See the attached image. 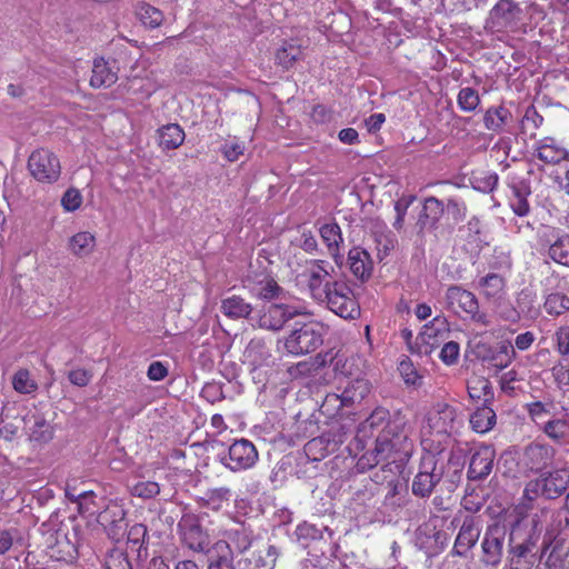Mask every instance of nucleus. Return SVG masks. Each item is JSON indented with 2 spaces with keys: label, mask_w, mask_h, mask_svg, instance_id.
<instances>
[{
  "label": "nucleus",
  "mask_w": 569,
  "mask_h": 569,
  "mask_svg": "<svg viewBox=\"0 0 569 569\" xmlns=\"http://www.w3.org/2000/svg\"><path fill=\"white\" fill-rule=\"evenodd\" d=\"M412 435V428L405 417L395 416L376 435L373 449L361 456L358 466L361 469H371L381 462L403 463L408 461L415 448Z\"/></svg>",
  "instance_id": "1"
},
{
  "label": "nucleus",
  "mask_w": 569,
  "mask_h": 569,
  "mask_svg": "<svg viewBox=\"0 0 569 569\" xmlns=\"http://www.w3.org/2000/svg\"><path fill=\"white\" fill-rule=\"evenodd\" d=\"M445 302L448 310L463 319H470L481 326H489L490 323L487 313L480 311L476 295L461 286L452 284L448 287L445 292Z\"/></svg>",
  "instance_id": "2"
},
{
  "label": "nucleus",
  "mask_w": 569,
  "mask_h": 569,
  "mask_svg": "<svg viewBox=\"0 0 569 569\" xmlns=\"http://www.w3.org/2000/svg\"><path fill=\"white\" fill-rule=\"evenodd\" d=\"M322 326L315 321L296 322L283 339L284 349L295 356L310 353L322 345Z\"/></svg>",
  "instance_id": "3"
},
{
  "label": "nucleus",
  "mask_w": 569,
  "mask_h": 569,
  "mask_svg": "<svg viewBox=\"0 0 569 569\" xmlns=\"http://www.w3.org/2000/svg\"><path fill=\"white\" fill-rule=\"evenodd\" d=\"M302 315V310L289 305L286 300L263 303L256 310L252 321L263 330L280 331L284 325L296 316Z\"/></svg>",
  "instance_id": "4"
},
{
  "label": "nucleus",
  "mask_w": 569,
  "mask_h": 569,
  "mask_svg": "<svg viewBox=\"0 0 569 569\" xmlns=\"http://www.w3.org/2000/svg\"><path fill=\"white\" fill-rule=\"evenodd\" d=\"M322 301L332 312L343 319H356L360 316L359 303L352 290L343 282L327 281Z\"/></svg>",
  "instance_id": "5"
},
{
  "label": "nucleus",
  "mask_w": 569,
  "mask_h": 569,
  "mask_svg": "<svg viewBox=\"0 0 569 569\" xmlns=\"http://www.w3.org/2000/svg\"><path fill=\"white\" fill-rule=\"evenodd\" d=\"M569 485V470L557 469L547 476L529 481L523 490V498L533 500L541 495L547 499H556L560 497Z\"/></svg>",
  "instance_id": "6"
},
{
  "label": "nucleus",
  "mask_w": 569,
  "mask_h": 569,
  "mask_svg": "<svg viewBox=\"0 0 569 569\" xmlns=\"http://www.w3.org/2000/svg\"><path fill=\"white\" fill-rule=\"evenodd\" d=\"M28 168L33 178L39 182L53 183L61 173L58 157L47 149L33 151L29 157Z\"/></svg>",
  "instance_id": "7"
},
{
  "label": "nucleus",
  "mask_w": 569,
  "mask_h": 569,
  "mask_svg": "<svg viewBox=\"0 0 569 569\" xmlns=\"http://www.w3.org/2000/svg\"><path fill=\"white\" fill-rule=\"evenodd\" d=\"M507 531V526L500 521H496L487 528L481 542L482 561L486 566L496 567L500 563Z\"/></svg>",
  "instance_id": "8"
},
{
  "label": "nucleus",
  "mask_w": 569,
  "mask_h": 569,
  "mask_svg": "<svg viewBox=\"0 0 569 569\" xmlns=\"http://www.w3.org/2000/svg\"><path fill=\"white\" fill-rule=\"evenodd\" d=\"M258 457V450L251 441L239 439L229 447L228 456L221 458V462L231 471H240L253 467Z\"/></svg>",
  "instance_id": "9"
},
{
  "label": "nucleus",
  "mask_w": 569,
  "mask_h": 569,
  "mask_svg": "<svg viewBox=\"0 0 569 569\" xmlns=\"http://www.w3.org/2000/svg\"><path fill=\"white\" fill-rule=\"evenodd\" d=\"M428 425L437 435H451L462 425L457 410L447 403H437L429 413Z\"/></svg>",
  "instance_id": "10"
},
{
  "label": "nucleus",
  "mask_w": 569,
  "mask_h": 569,
  "mask_svg": "<svg viewBox=\"0 0 569 569\" xmlns=\"http://www.w3.org/2000/svg\"><path fill=\"white\" fill-rule=\"evenodd\" d=\"M569 556V546L563 539L546 533L541 542L540 561L549 569H565Z\"/></svg>",
  "instance_id": "11"
},
{
  "label": "nucleus",
  "mask_w": 569,
  "mask_h": 569,
  "mask_svg": "<svg viewBox=\"0 0 569 569\" xmlns=\"http://www.w3.org/2000/svg\"><path fill=\"white\" fill-rule=\"evenodd\" d=\"M522 18V9L513 0H499L490 10L488 23L496 30L516 27Z\"/></svg>",
  "instance_id": "12"
},
{
  "label": "nucleus",
  "mask_w": 569,
  "mask_h": 569,
  "mask_svg": "<svg viewBox=\"0 0 569 569\" xmlns=\"http://www.w3.org/2000/svg\"><path fill=\"white\" fill-rule=\"evenodd\" d=\"M436 459L428 456L422 459L420 470L412 481V493L420 498L429 497L436 485L441 480L442 473L436 471Z\"/></svg>",
  "instance_id": "13"
},
{
  "label": "nucleus",
  "mask_w": 569,
  "mask_h": 569,
  "mask_svg": "<svg viewBox=\"0 0 569 569\" xmlns=\"http://www.w3.org/2000/svg\"><path fill=\"white\" fill-rule=\"evenodd\" d=\"M98 522L112 540H119L126 529V511L119 505H110L98 516Z\"/></svg>",
  "instance_id": "14"
},
{
  "label": "nucleus",
  "mask_w": 569,
  "mask_h": 569,
  "mask_svg": "<svg viewBox=\"0 0 569 569\" xmlns=\"http://www.w3.org/2000/svg\"><path fill=\"white\" fill-rule=\"evenodd\" d=\"M23 422L30 440L36 442H48L52 439L53 428L39 411H29L23 417Z\"/></svg>",
  "instance_id": "15"
},
{
  "label": "nucleus",
  "mask_w": 569,
  "mask_h": 569,
  "mask_svg": "<svg viewBox=\"0 0 569 569\" xmlns=\"http://www.w3.org/2000/svg\"><path fill=\"white\" fill-rule=\"evenodd\" d=\"M180 528L181 539L186 547L194 552L209 553L211 548L209 536L198 523L183 522L180 525Z\"/></svg>",
  "instance_id": "16"
},
{
  "label": "nucleus",
  "mask_w": 569,
  "mask_h": 569,
  "mask_svg": "<svg viewBox=\"0 0 569 569\" xmlns=\"http://www.w3.org/2000/svg\"><path fill=\"white\" fill-rule=\"evenodd\" d=\"M118 72L119 68L114 60L107 61L103 58H98L93 61L90 84L93 88L111 87L118 80Z\"/></svg>",
  "instance_id": "17"
},
{
  "label": "nucleus",
  "mask_w": 569,
  "mask_h": 569,
  "mask_svg": "<svg viewBox=\"0 0 569 569\" xmlns=\"http://www.w3.org/2000/svg\"><path fill=\"white\" fill-rule=\"evenodd\" d=\"M535 154L547 164H558L569 158V151L551 137H546L537 142Z\"/></svg>",
  "instance_id": "18"
},
{
  "label": "nucleus",
  "mask_w": 569,
  "mask_h": 569,
  "mask_svg": "<svg viewBox=\"0 0 569 569\" xmlns=\"http://www.w3.org/2000/svg\"><path fill=\"white\" fill-rule=\"evenodd\" d=\"M495 450L490 446H482L472 455L468 469V477L472 480L487 477L492 469Z\"/></svg>",
  "instance_id": "19"
},
{
  "label": "nucleus",
  "mask_w": 569,
  "mask_h": 569,
  "mask_svg": "<svg viewBox=\"0 0 569 569\" xmlns=\"http://www.w3.org/2000/svg\"><path fill=\"white\" fill-rule=\"evenodd\" d=\"M480 532V521L471 516H467L455 541L457 553L462 556L466 551L470 550L477 543Z\"/></svg>",
  "instance_id": "20"
},
{
  "label": "nucleus",
  "mask_w": 569,
  "mask_h": 569,
  "mask_svg": "<svg viewBox=\"0 0 569 569\" xmlns=\"http://www.w3.org/2000/svg\"><path fill=\"white\" fill-rule=\"evenodd\" d=\"M251 293L259 300L273 302L278 300H287L288 292L278 284V282L269 276L254 281L250 288Z\"/></svg>",
  "instance_id": "21"
},
{
  "label": "nucleus",
  "mask_w": 569,
  "mask_h": 569,
  "mask_svg": "<svg viewBox=\"0 0 569 569\" xmlns=\"http://www.w3.org/2000/svg\"><path fill=\"white\" fill-rule=\"evenodd\" d=\"M220 310L227 318L231 320H252V305L238 295H232L222 299Z\"/></svg>",
  "instance_id": "22"
},
{
  "label": "nucleus",
  "mask_w": 569,
  "mask_h": 569,
  "mask_svg": "<svg viewBox=\"0 0 569 569\" xmlns=\"http://www.w3.org/2000/svg\"><path fill=\"white\" fill-rule=\"evenodd\" d=\"M322 260L313 261L307 269L308 288L311 296L322 301L326 295V282L329 277V272L325 269Z\"/></svg>",
  "instance_id": "23"
},
{
  "label": "nucleus",
  "mask_w": 569,
  "mask_h": 569,
  "mask_svg": "<svg viewBox=\"0 0 569 569\" xmlns=\"http://www.w3.org/2000/svg\"><path fill=\"white\" fill-rule=\"evenodd\" d=\"M208 555V569H234L232 549L228 541H216Z\"/></svg>",
  "instance_id": "24"
},
{
  "label": "nucleus",
  "mask_w": 569,
  "mask_h": 569,
  "mask_svg": "<svg viewBox=\"0 0 569 569\" xmlns=\"http://www.w3.org/2000/svg\"><path fill=\"white\" fill-rule=\"evenodd\" d=\"M350 270L360 280L370 278L373 269L370 254L361 248H352L348 253Z\"/></svg>",
  "instance_id": "25"
},
{
  "label": "nucleus",
  "mask_w": 569,
  "mask_h": 569,
  "mask_svg": "<svg viewBox=\"0 0 569 569\" xmlns=\"http://www.w3.org/2000/svg\"><path fill=\"white\" fill-rule=\"evenodd\" d=\"M547 459V449L538 443H531L526 447L520 457L519 465L525 471H538L546 466Z\"/></svg>",
  "instance_id": "26"
},
{
  "label": "nucleus",
  "mask_w": 569,
  "mask_h": 569,
  "mask_svg": "<svg viewBox=\"0 0 569 569\" xmlns=\"http://www.w3.org/2000/svg\"><path fill=\"white\" fill-rule=\"evenodd\" d=\"M320 237L328 248L329 254L337 263L341 262L340 244L343 242L340 227L337 223H326L319 229Z\"/></svg>",
  "instance_id": "27"
},
{
  "label": "nucleus",
  "mask_w": 569,
  "mask_h": 569,
  "mask_svg": "<svg viewBox=\"0 0 569 569\" xmlns=\"http://www.w3.org/2000/svg\"><path fill=\"white\" fill-rule=\"evenodd\" d=\"M68 249L78 258L89 257L96 249V238L88 231H80L69 239Z\"/></svg>",
  "instance_id": "28"
},
{
  "label": "nucleus",
  "mask_w": 569,
  "mask_h": 569,
  "mask_svg": "<svg viewBox=\"0 0 569 569\" xmlns=\"http://www.w3.org/2000/svg\"><path fill=\"white\" fill-rule=\"evenodd\" d=\"M496 412L488 406L477 408L470 416V426L477 433H487L496 425Z\"/></svg>",
  "instance_id": "29"
},
{
  "label": "nucleus",
  "mask_w": 569,
  "mask_h": 569,
  "mask_svg": "<svg viewBox=\"0 0 569 569\" xmlns=\"http://www.w3.org/2000/svg\"><path fill=\"white\" fill-rule=\"evenodd\" d=\"M511 112L502 107L489 108L483 117L486 129L495 132H501L505 127L511 121Z\"/></svg>",
  "instance_id": "30"
},
{
  "label": "nucleus",
  "mask_w": 569,
  "mask_h": 569,
  "mask_svg": "<svg viewBox=\"0 0 569 569\" xmlns=\"http://www.w3.org/2000/svg\"><path fill=\"white\" fill-rule=\"evenodd\" d=\"M158 138L162 149H177L184 140V132L180 126L170 123L158 130Z\"/></svg>",
  "instance_id": "31"
},
{
  "label": "nucleus",
  "mask_w": 569,
  "mask_h": 569,
  "mask_svg": "<svg viewBox=\"0 0 569 569\" xmlns=\"http://www.w3.org/2000/svg\"><path fill=\"white\" fill-rule=\"evenodd\" d=\"M370 391L369 382L363 378H357L348 381L341 393V402L351 405L360 402Z\"/></svg>",
  "instance_id": "32"
},
{
  "label": "nucleus",
  "mask_w": 569,
  "mask_h": 569,
  "mask_svg": "<svg viewBox=\"0 0 569 569\" xmlns=\"http://www.w3.org/2000/svg\"><path fill=\"white\" fill-rule=\"evenodd\" d=\"M390 413L385 408H376L371 415L361 423L360 431L370 437H375L383 427L391 421Z\"/></svg>",
  "instance_id": "33"
},
{
  "label": "nucleus",
  "mask_w": 569,
  "mask_h": 569,
  "mask_svg": "<svg viewBox=\"0 0 569 569\" xmlns=\"http://www.w3.org/2000/svg\"><path fill=\"white\" fill-rule=\"evenodd\" d=\"M278 556L277 547L267 545L253 552L252 557L246 559V561L252 565V569H273Z\"/></svg>",
  "instance_id": "34"
},
{
  "label": "nucleus",
  "mask_w": 569,
  "mask_h": 569,
  "mask_svg": "<svg viewBox=\"0 0 569 569\" xmlns=\"http://www.w3.org/2000/svg\"><path fill=\"white\" fill-rule=\"evenodd\" d=\"M469 397L483 403L489 402L493 398L492 386L490 381L483 377H475L467 385Z\"/></svg>",
  "instance_id": "35"
},
{
  "label": "nucleus",
  "mask_w": 569,
  "mask_h": 569,
  "mask_svg": "<svg viewBox=\"0 0 569 569\" xmlns=\"http://www.w3.org/2000/svg\"><path fill=\"white\" fill-rule=\"evenodd\" d=\"M136 16L144 27L151 29L160 27L164 20L162 11L148 3L138 4L136 9Z\"/></svg>",
  "instance_id": "36"
},
{
  "label": "nucleus",
  "mask_w": 569,
  "mask_h": 569,
  "mask_svg": "<svg viewBox=\"0 0 569 569\" xmlns=\"http://www.w3.org/2000/svg\"><path fill=\"white\" fill-rule=\"evenodd\" d=\"M301 54L300 46L284 41L276 52V62L284 69H290L301 58Z\"/></svg>",
  "instance_id": "37"
},
{
  "label": "nucleus",
  "mask_w": 569,
  "mask_h": 569,
  "mask_svg": "<svg viewBox=\"0 0 569 569\" xmlns=\"http://www.w3.org/2000/svg\"><path fill=\"white\" fill-rule=\"evenodd\" d=\"M548 256L555 262L569 267V234H562L551 242Z\"/></svg>",
  "instance_id": "38"
},
{
  "label": "nucleus",
  "mask_w": 569,
  "mask_h": 569,
  "mask_svg": "<svg viewBox=\"0 0 569 569\" xmlns=\"http://www.w3.org/2000/svg\"><path fill=\"white\" fill-rule=\"evenodd\" d=\"M229 542L231 549L239 552H244L251 546V538L242 527L231 528L224 531V538Z\"/></svg>",
  "instance_id": "39"
},
{
  "label": "nucleus",
  "mask_w": 569,
  "mask_h": 569,
  "mask_svg": "<svg viewBox=\"0 0 569 569\" xmlns=\"http://www.w3.org/2000/svg\"><path fill=\"white\" fill-rule=\"evenodd\" d=\"M479 287L487 299L499 298L505 289V279L498 273H489L480 279Z\"/></svg>",
  "instance_id": "40"
},
{
  "label": "nucleus",
  "mask_w": 569,
  "mask_h": 569,
  "mask_svg": "<svg viewBox=\"0 0 569 569\" xmlns=\"http://www.w3.org/2000/svg\"><path fill=\"white\" fill-rule=\"evenodd\" d=\"M148 536L147 527L142 523L133 525L128 531L127 543L132 549L136 550L138 557L147 556V548L144 547V540Z\"/></svg>",
  "instance_id": "41"
},
{
  "label": "nucleus",
  "mask_w": 569,
  "mask_h": 569,
  "mask_svg": "<svg viewBox=\"0 0 569 569\" xmlns=\"http://www.w3.org/2000/svg\"><path fill=\"white\" fill-rule=\"evenodd\" d=\"M543 308L550 316H560L569 310V297L560 292L550 293L546 298Z\"/></svg>",
  "instance_id": "42"
},
{
  "label": "nucleus",
  "mask_w": 569,
  "mask_h": 569,
  "mask_svg": "<svg viewBox=\"0 0 569 569\" xmlns=\"http://www.w3.org/2000/svg\"><path fill=\"white\" fill-rule=\"evenodd\" d=\"M457 102L462 111L472 112L480 104V97L476 89L466 87L460 89Z\"/></svg>",
  "instance_id": "43"
},
{
  "label": "nucleus",
  "mask_w": 569,
  "mask_h": 569,
  "mask_svg": "<svg viewBox=\"0 0 569 569\" xmlns=\"http://www.w3.org/2000/svg\"><path fill=\"white\" fill-rule=\"evenodd\" d=\"M106 569H132L126 551L119 548L111 549L104 561Z\"/></svg>",
  "instance_id": "44"
},
{
  "label": "nucleus",
  "mask_w": 569,
  "mask_h": 569,
  "mask_svg": "<svg viewBox=\"0 0 569 569\" xmlns=\"http://www.w3.org/2000/svg\"><path fill=\"white\" fill-rule=\"evenodd\" d=\"M447 320L445 317H436L429 323L422 327V330L418 337L422 342L429 343L431 339L437 338L440 331L445 330Z\"/></svg>",
  "instance_id": "45"
},
{
  "label": "nucleus",
  "mask_w": 569,
  "mask_h": 569,
  "mask_svg": "<svg viewBox=\"0 0 569 569\" xmlns=\"http://www.w3.org/2000/svg\"><path fill=\"white\" fill-rule=\"evenodd\" d=\"M322 362L318 360V358L305 360L298 362L296 366L289 368V375L292 378L308 377L313 375L320 367Z\"/></svg>",
  "instance_id": "46"
},
{
  "label": "nucleus",
  "mask_w": 569,
  "mask_h": 569,
  "mask_svg": "<svg viewBox=\"0 0 569 569\" xmlns=\"http://www.w3.org/2000/svg\"><path fill=\"white\" fill-rule=\"evenodd\" d=\"M13 388L20 393H31L36 391L37 383L30 378L28 370H19L12 379Z\"/></svg>",
  "instance_id": "47"
},
{
  "label": "nucleus",
  "mask_w": 569,
  "mask_h": 569,
  "mask_svg": "<svg viewBox=\"0 0 569 569\" xmlns=\"http://www.w3.org/2000/svg\"><path fill=\"white\" fill-rule=\"evenodd\" d=\"M513 199L511 200V208L513 212L520 217L527 216L529 212V203L527 194L529 191L519 187H512Z\"/></svg>",
  "instance_id": "48"
},
{
  "label": "nucleus",
  "mask_w": 569,
  "mask_h": 569,
  "mask_svg": "<svg viewBox=\"0 0 569 569\" xmlns=\"http://www.w3.org/2000/svg\"><path fill=\"white\" fill-rule=\"evenodd\" d=\"M515 356V347L509 342H502L497 355L492 357V361L497 368L503 369L512 361Z\"/></svg>",
  "instance_id": "49"
},
{
  "label": "nucleus",
  "mask_w": 569,
  "mask_h": 569,
  "mask_svg": "<svg viewBox=\"0 0 569 569\" xmlns=\"http://www.w3.org/2000/svg\"><path fill=\"white\" fill-rule=\"evenodd\" d=\"M445 212V206L442 201L438 200L435 197H429L426 199L423 204V214L427 219L431 220L433 223L437 222Z\"/></svg>",
  "instance_id": "50"
},
{
  "label": "nucleus",
  "mask_w": 569,
  "mask_h": 569,
  "mask_svg": "<svg viewBox=\"0 0 569 569\" xmlns=\"http://www.w3.org/2000/svg\"><path fill=\"white\" fill-rule=\"evenodd\" d=\"M160 492V487L154 481H139L131 488V493L136 497L150 499Z\"/></svg>",
  "instance_id": "51"
},
{
  "label": "nucleus",
  "mask_w": 569,
  "mask_h": 569,
  "mask_svg": "<svg viewBox=\"0 0 569 569\" xmlns=\"http://www.w3.org/2000/svg\"><path fill=\"white\" fill-rule=\"evenodd\" d=\"M230 498V489L226 487L214 488L206 492V501L213 509H220L222 503Z\"/></svg>",
  "instance_id": "52"
},
{
  "label": "nucleus",
  "mask_w": 569,
  "mask_h": 569,
  "mask_svg": "<svg viewBox=\"0 0 569 569\" xmlns=\"http://www.w3.org/2000/svg\"><path fill=\"white\" fill-rule=\"evenodd\" d=\"M82 203V196L79 190L74 188L68 189L61 199V204L66 211H74L80 208Z\"/></svg>",
  "instance_id": "53"
},
{
  "label": "nucleus",
  "mask_w": 569,
  "mask_h": 569,
  "mask_svg": "<svg viewBox=\"0 0 569 569\" xmlns=\"http://www.w3.org/2000/svg\"><path fill=\"white\" fill-rule=\"evenodd\" d=\"M557 351L561 356H569V326H561L555 333Z\"/></svg>",
  "instance_id": "54"
},
{
  "label": "nucleus",
  "mask_w": 569,
  "mask_h": 569,
  "mask_svg": "<svg viewBox=\"0 0 569 569\" xmlns=\"http://www.w3.org/2000/svg\"><path fill=\"white\" fill-rule=\"evenodd\" d=\"M459 351H460L459 345L455 341H449L443 345L439 357L446 365L450 366V365H453L457 362L458 357H459Z\"/></svg>",
  "instance_id": "55"
},
{
  "label": "nucleus",
  "mask_w": 569,
  "mask_h": 569,
  "mask_svg": "<svg viewBox=\"0 0 569 569\" xmlns=\"http://www.w3.org/2000/svg\"><path fill=\"white\" fill-rule=\"evenodd\" d=\"M68 379L77 387H86L92 379V372L83 368H77L68 373Z\"/></svg>",
  "instance_id": "56"
},
{
  "label": "nucleus",
  "mask_w": 569,
  "mask_h": 569,
  "mask_svg": "<svg viewBox=\"0 0 569 569\" xmlns=\"http://www.w3.org/2000/svg\"><path fill=\"white\" fill-rule=\"evenodd\" d=\"M545 431L552 439H561L568 431V425L562 420H551L546 423Z\"/></svg>",
  "instance_id": "57"
},
{
  "label": "nucleus",
  "mask_w": 569,
  "mask_h": 569,
  "mask_svg": "<svg viewBox=\"0 0 569 569\" xmlns=\"http://www.w3.org/2000/svg\"><path fill=\"white\" fill-rule=\"evenodd\" d=\"M453 220L460 221L466 217V206L457 199H449L445 208Z\"/></svg>",
  "instance_id": "58"
},
{
  "label": "nucleus",
  "mask_w": 569,
  "mask_h": 569,
  "mask_svg": "<svg viewBox=\"0 0 569 569\" xmlns=\"http://www.w3.org/2000/svg\"><path fill=\"white\" fill-rule=\"evenodd\" d=\"M147 376L152 381H161L168 376V369L162 362L153 361L148 368Z\"/></svg>",
  "instance_id": "59"
},
{
  "label": "nucleus",
  "mask_w": 569,
  "mask_h": 569,
  "mask_svg": "<svg viewBox=\"0 0 569 569\" xmlns=\"http://www.w3.org/2000/svg\"><path fill=\"white\" fill-rule=\"evenodd\" d=\"M542 121L543 118L533 108H528L522 118V129L525 130L529 123L532 124L533 129H537L542 124Z\"/></svg>",
  "instance_id": "60"
},
{
  "label": "nucleus",
  "mask_w": 569,
  "mask_h": 569,
  "mask_svg": "<svg viewBox=\"0 0 569 569\" xmlns=\"http://www.w3.org/2000/svg\"><path fill=\"white\" fill-rule=\"evenodd\" d=\"M244 147L238 142H230L223 146V154L229 161H237L243 153Z\"/></svg>",
  "instance_id": "61"
},
{
  "label": "nucleus",
  "mask_w": 569,
  "mask_h": 569,
  "mask_svg": "<svg viewBox=\"0 0 569 569\" xmlns=\"http://www.w3.org/2000/svg\"><path fill=\"white\" fill-rule=\"evenodd\" d=\"M399 371L407 383L415 385L417 379L419 378L415 368L412 367V363H410L409 361L400 362Z\"/></svg>",
  "instance_id": "62"
},
{
  "label": "nucleus",
  "mask_w": 569,
  "mask_h": 569,
  "mask_svg": "<svg viewBox=\"0 0 569 569\" xmlns=\"http://www.w3.org/2000/svg\"><path fill=\"white\" fill-rule=\"evenodd\" d=\"M535 335L530 331L520 333L516 337L515 346L519 350H527L531 347L535 341Z\"/></svg>",
  "instance_id": "63"
},
{
  "label": "nucleus",
  "mask_w": 569,
  "mask_h": 569,
  "mask_svg": "<svg viewBox=\"0 0 569 569\" xmlns=\"http://www.w3.org/2000/svg\"><path fill=\"white\" fill-rule=\"evenodd\" d=\"M317 240L311 231H303L300 238V247L307 252H313L317 249Z\"/></svg>",
  "instance_id": "64"
}]
</instances>
